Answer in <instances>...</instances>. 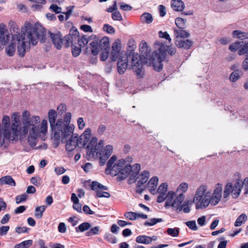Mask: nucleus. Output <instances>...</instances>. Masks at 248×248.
<instances>
[{"label":"nucleus","instance_id":"obj_1","mask_svg":"<svg viewBox=\"0 0 248 248\" xmlns=\"http://www.w3.org/2000/svg\"><path fill=\"white\" fill-rule=\"evenodd\" d=\"M40 40L41 43L46 41L45 29L40 25L26 27V32L20 34L16 32L13 35V42L6 48L7 54L13 56L16 51L17 45V53L19 56H24L25 53L30 48V45L35 46Z\"/></svg>","mask_w":248,"mask_h":248},{"label":"nucleus","instance_id":"obj_2","mask_svg":"<svg viewBox=\"0 0 248 248\" xmlns=\"http://www.w3.org/2000/svg\"><path fill=\"white\" fill-rule=\"evenodd\" d=\"M57 114L54 109H50L48 113V118L51 128L53 137L58 146L60 142H65L67 139L74 133L75 126L71 124V113L67 112L64 120L60 118L57 121Z\"/></svg>","mask_w":248,"mask_h":248},{"label":"nucleus","instance_id":"obj_3","mask_svg":"<svg viewBox=\"0 0 248 248\" xmlns=\"http://www.w3.org/2000/svg\"><path fill=\"white\" fill-rule=\"evenodd\" d=\"M22 127L21 134L22 136L28 135V142L31 147L36 145V139L39 134H45L47 130V122L46 120L42 121L40 127L36 125L40 122V118L38 116L31 117L28 111L22 113Z\"/></svg>","mask_w":248,"mask_h":248},{"label":"nucleus","instance_id":"obj_4","mask_svg":"<svg viewBox=\"0 0 248 248\" xmlns=\"http://www.w3.org/2000/svg\"><path fill=\"white\" fill-rule=\"evenodd\" d=\"M208 187L202 185L197 189L193 199L196 209H205L210 204L215 206L218 203L222 197V185L218 183L212 195Z\"/></svg>","mask_w":248,"mask_h":248},{"label":"nucleus","instance_id":"obj_5","mask_svg":"<svg viewBox=\"0 0 248 248\" xmlns=\"http://www.w3.org/2000/svg\"><path fill=\"white\" fill-rule=\"evenodd\" d=\"M157 50L154 51L152 53V57L147 62L150 66H152L155 70L160 71L163 67L162 62L166 56V51L171 56L174 55L176 52L175 47H165L162 43L156 42L155 43Z\"/></svg>","mask_w":248,"mask_h":248},{"label":"nucleus","instance_id":"obj_6","mask_svg":"<svg viewBox=\"0 0 248 248\" xmlns=\"http://www.w3.org/2000/svg\"><path fill=\"white\" fill-rule=\"evenodd\" d=\"M175 195V193L173 191H169L167 194L164 196L165 203L164 206L166 208L173 207L177 212L183 211L185 213H188L190 212V209L189 205L190 202L189 201H186L183 202V196L181 194L180 196H177L173 200Z\"/></svg>","mask_w":248,"mask_h":248},{"label":"nucleus","instance_id":"obj_7","mask_svg":"<svg viewBox=\"0 0 248 248\" xmlns=\"http://www.w3.org/2000/svg\"><path fill=\"white\" fill-rule=\"evenodd\" d=\"M174 33L175 36V44L177 47L186 49L191 47L193 42L189 39H184L185 38L189 37L190 34L188 32L181 29L174 30Z\"/></svg>","mask_w":248,"mask_h":248},{"label":"nucleus","instance_id":"obj_8","mask_svg":"<svg viewBox=\"0 0 248 248\" xmlns=\"http://www.w3.org/2000/svg\"><path fill=\"white\" fill-rule=\"evenodd\" d=\"M97 140L96 137H93L88 144L86 148V154L88 159H90L91 157H97L99 155L97 154L98 153L97 152L101 151L103 149L104 140H100L98 143H97Z\"/></svg>","mask_w":248,"mask_h":248},{"label":"nucleus","instance_id":"obj_9","mask_svg":"<svg viewBox=\"0 0 248 248\" xmlns=\"http://www.w3.org/2000/svg\"><path fill=\"white\" fill-rule=\"evenodd\" d=\"M3 135L5 139L9 140H15L17 139L16 136H14L13 130H11V126L10 124V118L9 116L4 115L2 120Z\"/></svg>","mask_w":248,"mask_h":248},{"label":"nucleus","instance_id":"obj_10","mask_svg":"<svg viewBox=\"0 0 248 248\" xmlns=\"http://www.w3.org/2000/svg\"><path fill=\"white\" fill-rule=\"evenodd\" d=\"M144 60H140L138 54L133 55L132 58V66L138 78L143 77L144 72L142 70V65Z\"/></svg>","mask_w":248,"mask_h":248},{"label":"nucleus","instance_id":"obj_11","mask_svg":"<svg viewBox=\"0 0 248 248\" xmlns=\"http://www.w3.org/2000/svg\"><path fill=\"white\" fill-rule=\"evenodd\" d=\"M113 151V147L111 145H107L102 151H98L99 154L97 157H91L95 159H99V165L103 166L105 164L106 161L111 155Z\"/></svg>","mask_w":248,"mask_h":248},{"label":"nucleus","instance_id":"obj_12","mask_svg":"<svg viewBox=\"0 0 248 248\" xmlns=\"http://www.w3.org/2000/svg\"><path fill=\"white\" fill-rule=\"evenodd\" d=\"M12 119L14 122L12 123L11 125V130H13V136H16L18 139V135L22 130L19 124V113L17 112L14 113L12 116Z\"/></svg>","mask_w":248,"mask_h":248},{"label":"nucleus","instance_id":"obj_13","mask_svg":"<svg viewBox=\"0 0 248 248\" xmlns=\"http://www.w3.org/2000/svg\"><path fill=\"white\" fill-rule=\"evenodd\" d=\"M118 59V72L120 74H123L126 71L128 65V58L127 54L124 53H122L120 57H119Z\"/></svg>","mask_w":248,"mask_h":248},{"label":"nucleus","instance_id":"obj_14","mask_svg":"<svg viewBox=\"0 0 248 248\" xmlns=\"http://www.w3.org/2000/svg\"><path fill=\"white\" fill-rule=\"evenodd\" d=\"M121 41L118 40L112 44V51L110 54V59L112 61H116L119 57H120L122 53H125L124 51H121Z\"/></svg>","mask_w":248,"mask_h":248},{"label":"nucleus","instance_id":"obj_15","mask_svg":"<svg viewBox=\"0 0 248 248\" xmlns=\"http://www.w3.org/2000/svg\"><path fill=\"white\" fill-rule=\"evenodd\" d=\"M140 55L139 56V59L144 60V62H146V64L150 66L149 63L147 62L152 57V55L151 56L148 55L149 51L147 45L145 42L142 41L140 43Z\"/></svg>","mask_w":248,"mask_h":248},{"label":"nucleus","instance_id":"obj_16","mask_svg":"<svg viewBox=\"0 0 248 248\" xmlns=\"http://www.w3.org/2000/svg\"><path fill=\"white\" fill-rule=\"evenodd\" d=\"M49 36L53 44L57 49H61L63 44L62 35L60 31L56 33L49 32Z\"/></svg>","mask_w":248,"mask_h":248},{"label":"nucleus","instance_id":"obj_17","mask_svg":"<svg viewBox=\"0 0 248 248\" xmlns=\"http://www.w3.org/2000/svg\"><path fill=\"white\" fill-rule=\"evenodd\" d=\"M149 176L150 172L147 170H144L137 177L136 179L132 178L131 183L136 182L137 187H140L147 182Z\"/></svg>","mask_w":248,"mask_h":248},{"label":"nucleus","instance_id":"obj_18","mask_svg":"<svg viewBox=\"0 0 248 248\" xmlns=\"http://www.w3.org/2000/svg\"><path fill=\"white\" fill-rule=\"evenodd\" d=\"M10 36L6 26L4 24H0V49L3 48V46L9 40Z\"/></svg>","mask_w":248,"mask_h":248},{"label":"nucleus","instance_id":"obj_19","mask_svg":"<svg viewBox=\"0 0 248 248\" xmlns=\"http://www.w3.org/2000/svg\"><path fill=\"white\" fill-rule=\"evenodd\" d=\"M70 137V139L67 141L65 145L66 150L68 152L73 151L77 146L80 143L77 135L73 134Z\"/></svg>","mask_w":248,"mask_h":248},{"label":"nucleus","instance_id":"obj_20","mask_svg":"<svg viewBox=\"0 0 248 248\" xmlns=\"http://www.w3.org/2000/svg\"><path fill=\"white\" fill-rule=\"evenodd\" d=\"M168 185L166 183L161 184L157 189V193L159 194L157 198L156 201L158 203L162 202L165 201V194L168 190Z\"/></svg>","mask_w":248,"mask_h":248},{"label":"nucleus","instance_id":"obj_21","mask_svg":"<svg viewBox=\"0 0 248 248\" xmlns=\"http://www.w3.org/2000/svg\"><path fill=\"white\" fill-rule=\"evenodd\" d=\"M125 163L126 161L125 159H121L119 160V161L109 170L110 171V174L112 175H118L120 171H121V170L122 167L124 166Z\"/></svg>","mask_w":248,"mask_h":248},{"label":"nucleus","instance_id":"obj_22","mask_svg":"<svg viewBox=\"0 0 248 248\" xmlns=\"http://www.w3.org/2000/svg\"><path fill=\"white\" fill-rule=\"evenodd\" d=\"M131 169V165L125 164L124 166L122 167L121 171H120L117 176L118 180L122 181L124 180L130 173Z\"/></svg>","mask_w":248,"mask_h":248},{"label":"nucleus","instance_id":"obj_23","mask_svg":"<svg viewBox=\"0 0 248 248\" xmlns=\"http://www.w3.org/2000/svg\"><path fill=\"white\" fill-rule=\"evenodd\" d=\"M92 131L90 128H87L80 136L79 143L85 145L91 138Z\"/></svg>","mask_w":248,"mask_h":248},{"label":"nucleus","instance_id":"obj_24","mask_svg":"<svg viewBox=\"0 0 248 248\" xmlns=\"http://www.w3.org/2000/svg\"><path fill=\"white\" fill-rule=\"evenodd\" d=\"M158 179L156 176L151 178L148 183V189L153 194L156 193V188L158 184Z\"/></svg>","mask_w":248,"mask_h":248},{"label":"nucleus","instance_id":"obj_25","mask_svg":"<svg viewBox=\"0 0 248 248\" xmlns=\"http://www.w3.org/2000/svg\"><path fill=\"white\" fill-rule=\"evenodd\" d=\"M242 188V185L241 183L238 180L236 184L233 186V188H232V195L233 198L236 199L239 197Z\"/></svg>","mask_w":248,"mask_h":248},{"label":"nucleus","instance_id":"obj_26","mask_svg":"<svg viewBox=\"0 0 248 248\" xmlns=\"http://www.w3.org/2000/svg\"><path fill=\"white\" fill-rule=\"evenodd\" d=\"M171 7L174 11H182L185 8V5L181 0H172Z\"/></svg>","mask_w":248,"mask_h":248},{"label":"nucleus","instance_id":"obj_27","mask_svg":"<svg viewBox=\"0 0 248 248\" xmlns=\"http://www.w3.org/2000/svg\"><path fill=\"white\" fill-rule=\"evenodd\" d=\"M131 168L130 173H131V174L129 179V184H131V181H132V177H133L134 179L139 174L140 170V164L137 163L133 166H131Z\"/></svg>","mask_w":248,"mask_h":248},{"label":"nucleus","instance_id":"obj_28","mask_svg":"<svg viewBox=\"0 0 248 248\" xmlns=\"http://www.w3.org/2000/svg\"><path fill=\"white\" fill-rule=\"evenodd\" d=\"M0 185H8L11 186H15L16 184L11 176L7 175L0 178Z\"/></svg>","mask_w":248,"mask_h":248},{"label":"nucleus","instance_id":"obj_29","mask_svg":"<svg viewBox=\"0 0 248 248\" xmlns=\"http://www.w3.org/2000/svg\"><path fill=\"white\" fill-rule=\"evenodd\" d=\"M188 189V184L186 183H182L177 187L176 193H177L178 196H180L182 194L183 196V202L184 200V193H185Z\"/></svg>","mask_w":248,"mask_h":248},{"label":"nucleus","instance_id":"obj_30","mask_svg":"<svg viewBox=\"0 0 248 248\" xmlns=\"http://www.w3.org/2000/svg\"><path fill=\"white\" fill-rule=\"evenodd\" d=\"M136 241L138 243L149 244L151 243L152 239L148 236L139 235L137 237Z\"/></svg>","mask_w":248,"mask_h":248},{"label":"nucleus","instance_id":"obj_31","mask_svg":"<svg viewBox=\"0 0 248 248\" xmlns=\"http://www.w3.org/2000/svg\"><path fill=\"white\" fill-rule=\"evenodd\" d=\"M109 38L108 37H103L98 43L99 48L104 50H107L109 46Z\"/></svg>","mask_w":248,"mask_h":248},{"label":"nucleus","instance_id":"obj_32","mask_svg":"<svg viewBox=\"0 0 248 248\" xmlns=\"http://www.w3.org/2000/svg\"><path fill=\"white\" fill-rule=\"evenodd\" d=\"M140 21L142 23L150 24L153 22V17L149 13H144L140 16Z\"/></svg>","mask_w":248,"mask_h":248},{"label":"nucleus","instance_id":"obj_33","mask_svg":"<svg viewBox=\"0 0 248 248\" xmlns=\"http://www.w3.org/2000/svg\"><path fill=\"white\" fill-rule=\"evenodd\" d=\"M46 206L42 205L40 206H37L35 208L34 216L38 219L42 218L43 215V213L46 209Z\"/></svg>","mask_w":248,"mask_h":248},{"label":"nucleus","instance_id":"obj_34","mask_svg":"<svg viewBox=\"0 0 248 248\" xmlns=\"http://www.w3.org/2000/svg\"><path fill=\"white\" fill-rule=\"evenodd\" d=\"M91 227L90 223L88 222H83L80 224L78 227L75 228V231L77 232H84L89 230Z\"/></svg>","mask_w":248,"mask_h":248},{"label":"nucleus","instance_id":"obj_35","mask_svg":"<svg viewBox=\"0 0 248 248\" xmlns=\"http://www.w3.org/2000/svg\"><path fill=\"white\" fill-rule=\"evenodd\" d=\"M90 46L92 47V53L94 56L98 55L99 52V47L98 42L96 41H92L90 44Z\"/></svg>","mask_w":248,"mask_h":248},{"label":"nucleus","instance_id":"obj_36","mask_svg":"<svg viewBox=\"0 0 248 248\" xmlns=\"http://www.w3.org/2000/svg\"><path fill=\"white\" fill-rule=\"evenodd\" d=\"M33 241L32 240H25L20 244L16 245L14 248H29L32 245Z\"/></svg>","mask_w":248,"mask_h":248},{"label":"nucleus","instance_id":"obj_37","mask_svg":"<svg viewBox=\"0 0 248 248\" xmlns=\"http://www.w3.org/2000/svg\"><path fill=\"white\" fill-rule=\"evenodd\" d=\"M243 45V41H236L232 44L229 47V49L232 52H235L239 50Z\"/></svg>","mask_w":248,"mask_h":248},{"label":"nucleus","instance_id":"obj_38","mask_svg":"<svg viewBox=\"0 0 248 248\" xmlns=\"http://www.w3.org/2000/svg\"><path fill=\"white\" fill-rule=\"evenodd\" d=\"M186 20L184 18L177 17L175 19V23L178 28L184 29L186 27Z\"/></svg>","mask_w":248,"mask_h":248},{"label":"nucleus","instance_id":"obj_39","mask_svg":"<svg viewBox=\"0 0 248 248\" xmlns=\"http://www.w3.org/2000/svg\"><path fill=\"white\" fill-rule=\"evenodd\" d=\"M247 220V216L245 214L240 215L236 219L234 225L236 227L241 226L243 223L245 222Z\"/></svg>","mask_w":248,"mask_h":248},{"label":"nucleus","instance_id":"obj_40","mask_svg":"<svg viewBox=\"0 0 248 248\" xmlns=\"http://www.w3.org/2000/svg\"><path fill=\"white\" fill-rule=\"evenodd\" d=\"M242 72L236 70L234 71L230 76V80L232 82H235L241 76Z\"/></svg>","mask_w":248,"mask_h":248},{"label":"nucleus","instance_id":"obj_41","mask_svg":"<svg viewBox=\"0 0 248 248\" xmlns=\"http://www.w3.org/2000/svg\"><path fill=\"white\" fill-rule=\"evenodd\" d=\"M233 188V185L231 183H228L225 186L224 193H223V197L225 199H227L232 193V188Z\"/></svg>","mask_w":248,"mask_h":248},{"label":"nucleus","instance_id":"obj_42","mask_svg":"<svg viewBox=\"0 0 248 248\" xmlns=\"http://www.w3.org/2000/svg\"><path fill=\"white\" fill-rule=\"evenodd\" d=\"M75 40H76V39L69 34L65 35L63 38V41H64L65 46L66 47H69L72 44L73 42Z\"/></svg>","mask_w":248,"mask_h":248},{"label":"nucleus","instance_id":"obj_43","mask_svg":"<svg viewBox=\"0 0 248 248\" xmlns=\"http://www.w3.org/2000/svg\"><path fill=\"white\" fill-rule=\"evenodd\" d=\"M238 54L240 56L243 55H248V42L244 44L243 42V45L241 48L238 50Z\"/></svg>","mask_w":248,"mask_h":248},{"label":"nucleus","instance_id":"obj_44","mask_svg":"<svg viewBox=\"0 0 248 248\" xmlns=\"http://www.w3.org/2000/svg\"><path fill=\"white\" fill-rule=\"evenodd\" d=\"M104 239L112 244H115L117 242L116 237L110 233H106L104 235Z\"/></svg>","mask_w":248,"mask_h":248},{"label":"nucleus","instance_id":"obj_45","mask_svg":"<svg viewBox=\"0 0 248 248\" xmlns=\"http://www.w3.org/2000/svg\"><path fill=\"white\" fill-rule=\"evenodd\" d=\"M49 9L52 12L55 13V14H58L62 13V8L55 4H52L50 6Z\"/></svg>","mask_w":248,"mask_h":248},{"label":"nucleus","instance_id":"obj_46","mask_svg":"<svg viewBox=\"0 0 248 248\" xmlns=\"http://www.w3.org/2000/svg\"><path fill=\"white\" fill-rule=\"evenodd\" d=\"M162 221V218H154L150 219L149 221L145 222L144 225L146 226H152L156 224L157 223L161 222Z\"/></svg>","mask_w":248,"mask_h":248},{"label":"nucleus","instance_id":"obj_47","mask_svg":"<svg viewBox=\"0 0 248 248\" xmlns=\"http://www.w3.org/2000/svg\"><path fill=\"white\" fill-rule=\"evenodd\" d=\"M45 4L41 3V1L38 0L31 5V8L33 11H40L43 8V6Z\"/></svg>","mask_w":248,"mask_h":248},{"label":"nucleus","instance_id":"obj_48","mask_svg":"<svg viewBox=\"0 0 248 248\" xmlns=\"http://www.w3.org/2000/svg\"><path fill=\"white\" fill-rule=\"evenodd\" d=\"M89 41V37L85 35L78 40V44L80 47H84L88 43Z\"/></svg>","mask_w":248,"mask_h":248},{"label":"nucleus","instance_id":"obj_49","mask_svg":"<svg viewBox=\"0 0 248 248\" xmlns=\"http://www.w3.org/2000/svg\"><path fill=\"white\" fill-rule=\"evenodd\" d=\"M99 230L100 227L99 226L93 227L86 233V235L87 236H91L93 235L98 234L99 232Z\"/></svg>","mask_w":248,"mask_h":248},{"label":"nucleus","instance_id":"obj_50","mask_svg":"<svg viewBox=\"0 0 248 248\" xmlns=\"http://www.w3.org/2000/svg\"><path fill=\"white\" fill-rule=\"evenodd\" d=\"M117 160V157L115 155H113L111 156L110 159L108 160L107 164L106 171L109 170L114 165V162Z\"/></svg>","mask_w":248,"mask_h":248},{"label":"nucleus","instance_id":"obj_51","mask_svg":"<svg viewBox=\"0 0 248 248\" xmlns=\"http://www.w3.org/2000/svg\"><path fill=\"white\" fill-rule=\"evenodd\" d=\"M124 217L131 220H134L137 219V213L133 212H127L124 215Z\"/></svg>","mask_w":248,"mask_h":248},{"label":"nucleus","instance_id":"obj_52","mask_svg":"<svg viewBox=\"0 0 248 248\" xmlns=\"http://www.w3.org/2000/svg\"><path fill=\"white\" fill-rule=\"evenodd\" d=\"M112 18L114 20L121 21L123 20V17L119 11H116L112 13Z\"/></svg>","mask_w":248,"mask_h":248},{"label":"nucleus","instance_id":"obj_53","mask_svg":"<svg viewBox=\"0 0 248 248\" xmlns=\"http://www.w3.org/2000/svg\"><path fill=\"white\" fill-rule=\"evenodd\" d=\"M167 232L168 234L173 237H176L178 235L179 231V229L177 228H169L167 229Z\"/></svg>","mask_w":248,"mask_h":248},{"label":"nucleus","instance_id":"obj_54","mask_svg":"<svg viewBox=\"0 0 248 248\" xmlns=\"http://www.w3.org/2000/svg\"><path fill=\"white\" fill-rule=\"evenodd\" d=\"M103 30L108 33L113 34L115 33L114 28L108 24H106L104 25Z\"/></svg>","mask_w":248,"mask_h":248},{"label":"nucleus","instance_id":"obj_55","mask_svg":"<svg viewBox=\"0 0 248 248\" xmlns=\"http://www.w3.org/2000/svg\"><path fill=\"white\" fill-rule=\"evenodd\" d=\"M186 224L192 230L196 231L198 229L196 222L194 220L187 221Z\"/></svg>","mask_w":248,"mask_h":248},{"label":"nucleus","instance_id":"obj_56","mask_svg":"<svg viewBox=\"0 0 248 248\" xmlns=\"http://www.w3.org/2000/svg\"><path fill=\"white\" fill-rule=\"evenodd\" d=\"M232 35L233 37L238 38L245 37L246 36L245 32L238 30L233 31L232 32Z\"/></svg>","mask_w":248,"mask_h":248},{"label":"nucleus","instance_id":"obj_57","mask_svg":"<svg viewBox=\"0 0 248 248\" xmlns=\"http://www.w3.org/2000/svg\"><path fill=\"white\" fill-rule=\"evenodd\" d=\"M81 53V49L80 47L74 46L72 48V53L74 57H77Z\"/></svg>","mask_w":248,"mask_h":248},{"label":"nucleus","instance_id":"obj_58","mask_svg":"<svg viewBox=\"0 0 248 248\" xmlns=\"http://www.w3.org/2000/svg\"><path fill=\"white\" fill-rule=\"evenodd\" d=\"M26 199L27 195L25 194L18 195L16 198V203L19 204L21 202L26 201Z\"/></svg>","mask_w":248,"mask_h":248},{"label":"nucleus","instance_id":"obj_59","mask_svg":"<svg viewBox=\"0 0 248 248\" xmlns=\"http://www.w3.org/2000/svg\"><path fill=\"white\" fill-rule=\"evenodd\" d=\"M96 196L99 198H108L110 197V195L107 192L101 191L100 190L97 191Z\"/></svg>","mask_w":248,"mask_h":248},{"label":"nucleus","instance_id":"obj_60","mask_svg":"<svg viewBox=\"0 0 248 248\" xmlns=\"http://www.w3.org/2000/svg\"><path fill=\"white\" fill-rule=\"evenodd\" d=\"M69 34L77 39V38L78 36L79 32L75 27H73L70 29Z\"/></svg>","mask_w":248,"mask_h":248},{"label":"nucleus","instance_id":"obj_61","mask_svg":"<svg viewBox=\"0 0 248 248\" xmlns=\"http://www.w3.org/2000/svg\"><path fill=\"white\" fill-rule=\"evenodd\" d=\"M77 124L78 128L80 130H82L85 126V123L82 117L78 119Z\"/></svg>","mask_w":248,"mask_h":248},{"label":"nucleus","instance_id":"obj_62","mask_svg":"<svg viewBox=\"0 0 248 248\" xmlns=\"http://www.w3.org/2000/svg\"><path fill=\"white\" fill-rule=\"evenodd\" d=\"M10 229L8 226H2L0 227V235L3 236L7 234Z\"/></svg>","mask_w":248,"mask_h":248},{"label":"nucleus","instance_id":"obj_63","mask_svg":"<svg viewBox=\"0 0 248 248\" xmlns=\"http://www.w3.org/2000/svg\"><path fill=\"white\" fill-rule=\"evenodd\" d=\"M159 36L160 38H164L168 40L169 42H170L171 41V39L167 32H162V31H160L159 32Z\"/></svg>","mask_w":248,"mask_h":248},{"label":"nucleus","instance_id":"obj_64","mask_svg":"<svg viewBox=\"0 0 248 248\" xmlns=\"http://www.w3.org/2000/svg\"><path fill=\"white\" fill-rule=\"evenodd\" d=\"M241 185H242V187H244L245 190V194H247L248 193V177L244 179Z\"/></svg>","mask_w":248,"mask_h":248}]
</instances>
